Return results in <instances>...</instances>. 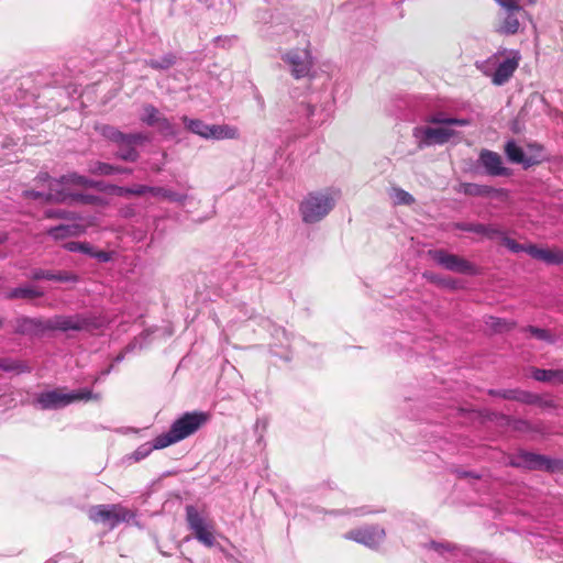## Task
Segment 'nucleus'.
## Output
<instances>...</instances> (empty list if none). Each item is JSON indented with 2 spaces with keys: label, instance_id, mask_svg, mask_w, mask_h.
<instances>
[{
  "label": "nucleus",
  "instance_id": "obj_22",
  "mask_svg": "<svg viewBox=\"0 0 563 563\" xmlns=\"http://www.w3.org/2000/svg\"><path fill=\"white\" fill-rule=\"evenodd\" d=\"M240 137L239 129L230 124H211L208 139L236 140Z\"/></svg>",
  "mask_w": 563,
  "mask_h": 563
},
{
  "label": "nucleus",
  "instance_id": "obj_6",
  "mask_svg": "<svg viewBox=\"0 0 563 563\" xmlns=\"http://www.w3.org/2000/svg\"><path fill=\"white\" fill-rule=\"evenodd\" d=\"M509 464L514 467L555 472L561 470L562 462L558 460H551L545 455L520 451L518 454L510 459Z\"/></svg>",
  "mask_w": 563,
  "mask_h": 563
},
{
  "label": "nucleus",
  "instance_id": "obj_3",
  "mask_svg": "<svg viewBox=\"0 0 563 563\" xmlns=\"http://www.w3.org/2000/svg\"><path fill=\"white\" fill-rule=\"evenodd\" d=\"M99 397L93 395L90 389H79L66 393V388H55L53 390L41 393L36 401L43 410L58 409L66 407L75 401L97 400Z\"/></svg>",
  "mask_w": 563,
  "mask_h": 563
},
{
  "label": "nucleus",
  "instance_id": "obj_37",
  "mask_svg": "<svg viewBox=\"0 0 563 563\" xmlns=\"http://www.w3.org/2000/svg\"><path fill=\"white\" fill-rule=\"evenodd\" d=\"M64 249L68 252H79L88 255H93L92 247L86 242H67L64 244Z\"/></svg>",
  "mask_w": 563,
  "mask_h": 563
},
{
  "label": "nucleus",
  "instance_id": "obj_54",
  "mask_svg": "<svg viewBox=\"0 0 563 563\" xmlns=\"http://www.w3.org/2000/svg\"><path fill=\"white\" fill-rule=\"evenodd\" d=\"M3 325V320L0 319V328Z\"/></svg>",
  "mask_w": 563,
  "mask_h": 563
},
{
  "label": "nucleus",
  "instance_id": "obj_51",
  "mask_svg": "<svg viewBox=\"0 0 563 563\" xmlns=\"http://www.w3.org/2000/svg\"><path fill=\"white\" fill-rule=\"evenodd\" d=\"M8 240V233L4 231H0V244L4 243Z\"/></svg>",
  "mask_w": 563,
  "mask_h": 563
},
{
  "label": "nucleus",
  "instance_id": "obj_34",
  "mask_svg": "<svg viewBox=\"0 0 563 563\" xmlns=\"http://www.w3.org/2000/svg\"><path fill=\"white\" fill-rule=\"evenodd\" d=\"M144 115L142 117V121L146 123L148 126H155L158 120L162 118V113L155 108L153 104H145Z\"/></svg>",
  "mask_w": 563,
  "mask_h": 563
},
{
  "label": "nucleus",
  "instance_id": "obj_21",
  "mask_svg": "<svg viewBox=\"0 0 563 563\" xmlns=\"http://www.w3.org/2000/svg\"><path fill=\"white\" fill-rule=\"evenodd\" d=\"M64 186L66 184H62L58 179L51 180L48 184V192L45 195V202H54V203H65L68 202L70 198V192H68Z\"/></svg>",
  "mask_w": 563,
  "mask_h": 563
},
{
  "label": "nucleus",
  "instance_id": "obj_50",
  "mask_svg": "<svg viewBox=\"0 0 563 563\" xmlns=\"http://www.w3.org/2000/svg\"><path fill=\"white\" fill-rule=\"evenodd\" d=\"M92 256H96L97 258H99L100 261H103V262L109 260V256L106 252L93 253Z\"/></svg>",
  "mask_w": 563,
  "mask_h": 563
},
{
  "label": "nucleus",
  "instance_id": "obj_14",
  "mask_svg": "<svg viewBox=\"0 0 563 563\" xmlns=\"http://www.w3.org/2000/svg\"><path fill=\"white\" fill-rule=\"evenodd\" d=\"M519 62V52H514L511 57L506 58L496 68L492 77L493 84L496 86H503L504 84H506L512 77L514 73L518 68Z\"/></svg>",
  "mask_w": 563,
  "mask_h": 563
},
{
  "label": "nucleus",
  "instance_id": "obj_5",
  "mask_svg": "<svg viewBox=\"0 0 563 563\" xmlns=\"http://www.w3.org/2000/svg\"><path fill=\"white\" fill-rule=\"evenodd\" d=\"M186 520L194 537L203 545L211 548L216 543L213 525L208 522L194 506L186 507Z\"/></svg>",
  "mask_w": 563,
  "mask_h": 563
},
{
  "label": "nucleus",
  "instance_id": "obj_32",
  "mask_svg": "<svg viewBox=\"0 0 563 563\" xmlns=\"http://www.w3.org/2000/svg\"><path fill=\"white\" fill-rule=\"evenodd\" d=\"M521 331L529 333L532 338H534L539 341H543V342H548V343L554 342V336L547 329L537 328L534 325H527V327L522 328Z\"/></svg>",
  "mask_w": 563,
  "mask_h": 563
},
{
  "label": "nucleus",
  "instance_id": "obj_38",
  "mask_svg": "<svg viewBox=\"0 0 563 563\" xmlns=\"http://www.w3.org/2000/svg\"><path fill=\"white\" fill-rule=\"evenodd\" d=\"M176 62V58L174 55H166L161 60L151 59L146 62V65L150 66L153 69H167L172 67Z\"/></svg>",
  "mask_w": 563,
  "mask_h": 563
},
{
  "label": "nucleus",
  "instance_id": "obj_1",
  "mask_svg": "<svg viewBox=\"0 0 563 563\" xmlns=\"http://www.w3.org/2000/svg\"><path fill=\"white\" fill-rule=\"evenodd\" d=\"M210 419V415L205 411L185 412L176 419L169 430L157 435L153 441V449H165L177 443L200 430Z\"/></svg>",
  "mask_w": 563,
  "mask_h": 563
},
{
  "label": "nucleus",
  "instance_id": "obj_28",
  "mask_svg": "<svg viewBox=\"0 0 563 563\" xmlns=\"http://www.w3.org/2000/svg\"><path fill=\"white\" fill-rule=\"evenodd\" d=\"M58 181L66 185L79 186L86 188H98L99 183L88 179L77 173H70L58 178Z\"/></svg>",
  "mask_w": 563,
  "mask_h": 563
},
{
  "label": "nucleus",
  "instance_id": "obj_35",
  "mask_svg": "<svg viewBox=\"0 0 563 563\" xmlns=\"http://www.w3.org/2000/svg\"><path fill=\"white\" fill-rule=\"evenodd\" d=\"M488 324L497 332L510 331L516 327L515 321H508L506 319L489 317Z\"/></svg>",
  "mask_w": 563,
  "mask_h": 563
},
{
  "label": "nucleus",
  "instance_id": "obj_47",
  "mask_svg": "<svg viewBox=\"0 0 563 563\" xmlns=\"http://www.w3.org/2000/svg\"><path fill=\"white\" fill-rule=\"evenodd\" d=\"M45 195H46L45 192L36 191L33 189L23 191V197L25 199H41V200L45 201Z\"/></svg>",
  "mask_w": 563,
  "mask_h": 563
},
{
  "label": "nucleus",
  "instance_id": "obj_48",
  "mask_svg": "<svg viewBox=\"0 0 563 563\" xmlns=\"http://www.w3.org/2000/svg\"><path fill=\"white\" fill-rule=\"evenodd\" d=\"M541 250L542 247H539L534 244H529L525 246V252L536 260L540 258Z\"/></svg>",
  "mask_w": 563,
  "mask_h": 563
},
{
  "label": "nucleus",
  "instance_id": "obj_27",
  "mask_svg": "<svg viewBox=\"0 0 563 563\" xmlns=\"http://www.w3.org/2000/svg\"><path fill=\"white\" fill-rule=\"evenodd\" d=\"M111 191L118 196H128V195L143 196L147 192L157 195L158 192L162 191V188L148 187L145 185H139L134 188L112 186Z\"/></svg>",
  "mask_w": 563,
  "mask_h": 563
},
{
  "label": "nucleus",
  "instance_id": "obj_53",
  "mask_svg": "<svg viewBox=\"0 0 563 563\" xmlns=\"http://www.w3.org/2000/svg\"><path fill=\"white\" fill-rule=\"evenodd\" d=\"M517 423H518V424H526V422H525V421H522V420L517 421Z\"/></svg>",
  "mask_w": 563,
  "mask_h": 563
},
{
  "label": "nucleus",
  "instance_id": "obj_11",
  "mask_svg": "<svg viewBox=\"0 0 563 563\" xmlns=\"http://www.w3.org/2000/svg\"><path fill=\"white\" fill-rule=\"evenodd\" d=\"M478 162L484 167L487 175L496 176H510L511 169L504 166L501 156L490 150H482L478 156Z\"/></svg>",
  "mask_w": 563,
  "mask_h": 563
},
{
  "label": "nucleus",
  "instance_id": "obj_43",
  "mask_svg": "<svg viewBox=\"0 0 563 563\" xmlns=\"http://www.w3.org/2000/svg\"><path fill=\"white\" fill-rule=\"evenodd\" d=\"M481 235H484L488 239H494L496 236H504L503 230H500L498 227L489 224H483V229L481 230Z\"/></svg>",
  "mask_w": 563,
  "mask_h": 563
},
{
  "label": "nucleus",
  "instance_id": "obj_52",
  "mask_svg": "<svg viewBox=\"0 0 563 563\" xmlns=\"http://www.w3.org/2000/svg\"><path fill=\"white\" fill-rule=\"evenodd\" d=\"M430 280L438 282V277H435L433 274H424Z\"/></svg>",
  "mask_w": 563,
  "mask_h": 563
},
{
  "label": "nucleus",
  "instance_id": "obj_4",
  "mask_svg": "<svg viewBox=\"0 0 563 563\" xmlns=\"http://www.w3.org/2000/svg\"><path fill=\"white\" fill-rule=\"evenodd\" d=\"M428 255L443 268L465 275L477 274L476 266L466 258L441 249L429 250Z\"/></svg>",
  "mask_w": 563,
  "mask_h": 563
},
{
  "label": "nucleus",
  "instance_id": "obj_46",
  "mask_svg": "<svg viewBox=\"0 0 563 563\" xmlns=\"http://www.w3.org/2000/svg\"><path fill=\"white\" fill-rule=\"evenodd\" d=\"M0 369L4 372L22 371V365L5 358H0Z\"/></svg>",
  "mask_w": 563,
  "mask_h": 563
},
{
  "label": "nucleus",
  "instance_id": "obj_20",
  "mask_svg": "<svg viewBox=\"0 0 563 563\" xmlns=\"http://www.w3.org/2000/svg\"><path fill=\"white\" fill-rule=\"evenodd\" d=\"M85 232V227L81 224H60L57 227H53L46 231L47 235L52 236L54 240H65L70 236H78Z\"/></svg>",
  "mask_w": 563,
  "mask_h": 563
},
{
  "label": "nucleus",
  "instance_id": "obj_42",
  "mask_svg": "<svg viewBox=\"0 0 563 563\" xmlns=\"http://www.w3.org/2000/svg\"><path fill=\"white\" fill-rule=\"evenodd\" d=\"M454 228L459 229L461 231L481 234V230L483 229V223L457 222V223H454Z\"/></svg>",
  "mask_w": 563,
  "mask_h": 563
},
{
  "label": "nucleus",
  "instance_id": "obj_13",
  "mask_svg": "<svg viewBox=\"0 0 563 563\" xmlns=\"http://www.w3.org/2000/svg\"><path fill=\"white\" fill-rule=\"evenodd\" d=\"M47 331L46 319L26 316L14 320V332L22 335H37Z\"/></svg>",
  "mask_w": 563,
  "mask_h": 563
},
{
  "label": "nucleus",
  "instance_id": "obj_30",
  "mask_svg": "<svg viewBox=\"0 0 563 563\" xmlns=\"http://www.w3.org/2000/svg\"><path fill=\"white\" fill-rule=\"evenodd\" d=\"M99 133L104 136L106 139L110 140L111 142H114L115 144H119L121 141H126L130 137H125L128 134L122 133L117 128L103 124L97 128Z\"/></svg>",
  "mask_w": 563,
  "mask_h": 563
},
{
  "label": "nucleus",
  "instance_id": "obj_23",
  "mask_svg": "<svg viewBox=\"0 0 563 563\" xmlns=\"http://www.w3.org/2000/svg\"><path fill=\"white\" fill-rule=\"evenodd\" d=\"M44 296V292L33 286H20L16 288H12L5 292V298L9 300L14 299H25V300H33L36 298H41Z\"/></svg>",
  "mask_w": 563,
  "mask_h": 563
},
{
  "label": "nucleus",
  "instance_id": "obj_33",
  "mask_svg": "<svg viewBox=\"0 0 563 563\" xmlns=\"http://www.w3.org/2000/svg\"><path fill=\"white\" fill-rule=\"evenodd\" d=\"M539 261L547 264L563 263V252L560 250L542 249Z\"/></svg>",
  "mask_w": 563,
  "mask_h": 563
},
{
  "label": "nucleus",
  "instance_id": "obj_17",
  "mask_svg": "<svg viewBox=\"0 0 563 563\" xmlns=\"http://www.w3.org/2000/svg\"><path fill=\"white\" fill-rule=\"evenodd\" d=\"M504 151L510 162L522 164L525 168H529L540 163L539 159L532 156H526L522 148L518 146L515 141H508Z\"/></svg>",
  "mask_w": 563,
  "mask_h": 563
},
{
  "label": "nucleus",
  "instance_id": "obj_44",
  "mask_svg": "<svg viewBox=\"0 0 563 563\" xmlns=\"http://www.w3.org/2000/svg\"><path fill=\"white\" fill-rule=\"evenodd\" d=\"M505 10L522 11L521 0H495Z\"/></svg>",
  "mask_w": 563,
  "mask_h": 563
},
{
  "label": "nucleus",
  "instance_id": "obj_25",
  "mask_svg": "<svg viewBox=\"0 0 563 563\" xmlns=\"http://www.w3.org/2000/svg\"><path fill=\"white\" fill-rule=\"evenodd\" d=\"M89 173L92 175L109 176L112 174H131L132 169L126 167L114 166L103 162H95L89 166Z\"/></svg>",
  "mask_w": 563,
  "mask_h": 563
},
{
  "label": "nucleus",
  "instance_id": "obj_18",
  "mask_svg": "<svg viewBox=\"0 0 563 563\" xmlns=\"http://www.w3.org/2000/svg\"><path fill=\"white\" fill-rule=\"evenodd\" d=\"M30 278L32 280H54V282H77L78 277L77 275L66 272V271H59V272H53V271H46L42 268H35L31 272Z\"/></svg>",
  "mask_w": 563,
  "mask_h": 563
},
{
  "label": "nucleus",
  "instance_id": "obj_26",
  "mask_svg": "<svg viewBox=\"0 0 563 563\" xmlns=\"http://www.w3.org/2000/svg\"><path fill=\"white\" fill-rule=\"evenodd\" d=\"M532 377L542 383L563 384V369L533 368Z\"/></svg>",
  "mask_w": 563,
  "mask_h": 563
},
{
  "label": "nucleus",
  "instance_id": "obj_40",
  "mask_svg": "<svg viewBox=\"0 0 563 563\" xmlns=\"http://www.w3.org/2000/svg\"><path fill=\"white\" fill-rule=\"evenodd\" d=\"M155 126L165 135H175L174 126L165 115H162Z\"/></svg>",
  "mask_w": 563,
  "mask_h": 563
},
{
  "label": "nucleus",
  "instance_id": "obj_2",
  "mask_svg": "<svg viewBox=\"0 0 563 563\" xmlns=\"http://www.w3.org/2000/svg\"><path fill=\"white\" fill-rule=\"evenodd\" d=\"M334 198L329 192H309L299 205V211L305 223H317L327 217L334 208Z\"/></svg>",
  "mask_w": 563,
  "mask_h": 563
},
{
  "label": "nucleus",
  "instance_id": "obj_12",
  "mask_svg": "<svg viewBox=\"0 0 563 563\" xmlns=\"http://www.w3.org/2000/svg\"><path fill=\"white\" fill-rule=\"evenodd\" d=\"M457 192L472 197L494 196L495 198L506 200L508 198V190L504 188H494L487 185L461 183L456 188Z\"/></svg>",
  "mask_w": 563,
  "mask_h": 563
},
{
  "label": "nucleus",
  "instance_id": "obj_31",
  "mask_svg": "<svg viewBox=\"0 0 563 563\" xmlns=\"http://www.w3.org/2000/svg\"><path fill=\"white\" fill-rule=\"evenodd\" d=\"M428 122L433 123V124H446V125H459V126H467L471 124V120H468V119L445 118L441 113L430 117L428 119Z\"/></svg>",
  "mask_w": 563,
  "mask_h": 563
},
{
  "label": "nucleus",
  "instance_id": "obj_15",
  "mask_svg": "<svg viewBox=\"0 0 563 563\" xmlns=\"http://www.w3.org/2000/svg\"><path fill=\"white\" fill-rule=\"evenodd\" d=\"M125 137H130L126 141H121L118 146L119 151L117 152V157L126 161V162H135L139 158V152L135 148V145L145 141V136L141 133H132L128 134Z\"/></svg>",
  "mask_w": 563,
  "mask_h": 563
},
{
  "label": "nucleus",
  "instance_id": "obj_39",
  "mask_svg": "<svg viewBox=\"0 0 563 563\" xmlns=\"http://www.w3.org/2000/svg\"><path fill=\"white\" fill-rule=\"evenodd\" d=\"M394 191H395V196L397 198L398 205L410 206V205L415 203V198L406 190H404L401 188H395Z\"/></svg>",
  "mask_w": 563,
  "mask_h": 563
},
{
  "label": "nucleus",
  "instance_id": "obj_10",
  "mask_svg": "<svg viewBox=\"0 0 563 563\" xmlns=\"http://www.w3.org/2000/svg\"><path fill=\"white\" fill-rule=\"evenodd\" d=\"M384 537V530L375 526L353 529L344 536L345 539L364 544L368 548H376Z\"/></svg>",
  "mask_w": 563,
  "mask_h": 563
},
{
  "label": "nucleus",
  "instance_id": "obj_29",
  "mask_svg": "<svg viewBox=\"0 0 563 563\" xmlns=\"http://www.w3.org/2000/svg\"><path fill=\"white\" fill-rule=\"evenodd\" d=\"M181 120L187 130L203 139H208L209 129L211 124H206L203 121L199 119H190L187 115H184Z\"/></svg>",
  "mask_w": 563,
  "mask_h": 563
},
{
  "label": "nucleus",
  "instance_id": "obj_19",
  "mask_svg": "<svg viewBox=\"0 0 563 563\" xmlns=\"http://www.w3.org/2000/svg\"><path fill=\"white\" fill-rule=\"evenodd\" d=\"M506 16L499 23L496 31L505 35L516 34L520 29L519 15H526L527 12L523 9L522 11L506 10Z\"/></svg>",
  "mask_w": 563,
  "mask_h": 563
},
{
  "label": "nucleus",
  "instance_id": "obj_9",
  "mask_svg": "<svg viewBox=\"0 0 563 563\" xmlns=\"http://www.w3.org/2000/svg\"><path fill=\"white\" fill-rule=\"evenodd\" d=\"M283 59L291 66V74L296 79L309 75L312 59L308 49H292L283 56Z\"/></svg>",
  "mask_w": 563,
  "mask_h": 563
},
{
  "label": "nucleus",
  "instance_id": "obj_7",
  "mask_svg": "<svg viewBox=\"0 0 563 563\" xmlns=\"http://www.w3.org/2000/svg\"><path fill=\"white\" fill-rule=\"evenodd\" d=\"M88 516L91 521L113 529L129 519V511L121 505H97L89 509Z\"/></svg>",
  "mask_w": 563,
  "mask_h": 563
},
{
  "label": "nucleus",
  "instance_id": "obj_36",
  "mask_svg": "<svg viewBox=\"0 0 563 563\" xmlns=\"http://www.w3.org/2000/svg\"><path fill=\"white\" fill-rule=\"evenodd\" d=\"M44 217L46 219H66V220H77L79 219V216L76 212L73 211H66V210H46L44 212Z\"/></svg>",
  "mask_w": 563,
  "mask_h": 563
},
{
  "label": "nucleus",
  "instance_id": "obj_41",
  "mask_svg": "<svg viewBox=\"0 0 563 563\" xmlns=\"http://www.w3.org/2000/svg\"><path fill=\"white\" fill-rule=\"evenodd\" d=\"M68 201H77L84 205H95L98 201V197L93 195L70 194Z\"/></svg>",
  "mask_w": 563,
  "mask_h": 563
},
{
  "label": "nucleus",
  "instance_id": "obj_49",
  "mask_svg": "<svg viewBox=\"0 0 563 563\" xmlns=\"http://www.w3.org/2000/svg\"><path fill=\"white\" fill-rule=\"evenodd\" d=\"M51 180H54L47 173H40L36 178H35V181L36 184H45V183H51Z\"/></svg>",
  "mask_w": 563,
  "mask_h": 563
},
{
  "label": "nucleus",
  "instance_id": "obj_16",
  "mask_svg": "<svg viewBox=\"0 0 563 563\" xmlns=\"http://www.w3.org/2000/svg\"><path fill=\"white\" fill-rule=\"evenodd\" d=\"M488 395L528 405L537 404L540 400L538 395L521 389H489Z\"/></svg>",
  "mask_w": 563,
  "mask_h": 563
},
{
  "label": "nucleus",
  "instance_id": "obj_8",
  "mask_svg": "<svg viewBox=\"0 0 563 563\" xmlns=\"http://www.w3.org/2000/svg\"><path fill=\"white\" fill-rule=\"evenodd\" d=\"M92 321L86 317L75 316H55L51 319H46V328L48 330H60V331H82L88 330Z\"/></svg>",
  "mask_w": 563,
  "mask_h": 563
},
{
  "label": "nucleus",
  "instance_id": "obj_24",
  "mask_svg": "<svg viewBox=\"0 0 563 563\" xmlns=\"http://www.w3.org/2000/svg\"><path fill=\"white\" fill-rule=\"evenodd\" d=\"M455 131L448 128H427L424 139L429 143L444 144L455 135Z\"/></svg>",
  "mask_w": 563,
  "mask_h": 563
},
{
  "label": "nucleus",
  "instance_id": "obj_45",
  "mask_svg": "<svg viewBox=\"0 0 563 563\" xmlns=\"http://www.w3.org/2000/svg\"><path fill=\"white\" fill-rule=\"evenodd\" d=\"M503 244L508 249L510 250L511 252L514 253H518V252H525V246L526 245H521L519 244L518 242H516L514 239H510L508 236H503Z\"/></svg>",
  "mask_w": 563,
  "mask_h": 563
}]
</instances>
